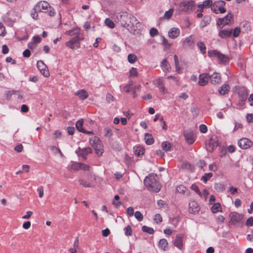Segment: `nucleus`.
I'll return each mask as SVG.
<instances>
[{
  "label": "nucleus",
  "instance_id": "1",
  "mask_svg": "<svg viewBox=\"0 0 253 253\" xmlns=\"http://www.w3.org/2000/svg\"><path fill=\"white\" fill-rule=\"evenodd\" d=\"M66 34L74 37L67 42L65 45L72 49L79 48L80 47V41L84 38L83 36L80 33L79 29L76 28L69 30L66 32Z\"/></svg>",
  "mask_w": 253,
  "mask_h": 253
},
{
  "label": "nucleus",
  "instance_id": "2",
  "mask_svg": "<svg viewBox=\"0 0 253 253\" xmlns=\"http://www.w3.org/2000/svg\"><path fill=\"white\" fill-rule=\"evenodd\" d=\"M146 187L149 191L157 193L160 191L161 185L157 180V175L151 173L146 176L144 180Z\"/></svg>",
  "mask_w": 253,
  "mask_h": 253
},
{
  "label": "nucleus",
  "instance_id": "3",
  "mask_svg": "<svg viewBox=\"0 0 253 253\" xmlns=\"http://www.w3.org/2000/svg\"><path fill=\"white\" fill-rule=\"evenodd\" d=\"M36 10L39 12L47 13L50 16H53L55 14L54 8L46 1H40L35 5Z\"/></svg>",
  "mask_w": 253,
  "mask_h": 253
},
{
  "label": "nucleus",
  "instance_id": "4",
  "mask_svg": "<svg viewBox=\"0 0 253 253\" xmlns=\"http://www.w3.org/2000/svg\"><path fill=\"white\" fill-rule=\"evenodd\" d=\"M177 6V10L180 13H187L190 11L192 10L194 6L195 2L193 0L191 1H183L179 3H174Z\"/></svg>",
  "mask_w": 253,
  "mask_h": 253
},
{
  "label": "nucleus",
  "instance_id": "5",
  "mask_svg": "<svg viewBox=\"0 0 253 253\" xmlns=\"http://www.w3.org/2000/svg\"><path fill=\"white\" fill-rule=\"evenodd\" d=\"M120 24L124 27H129L130 24H133L134 21H136V18L131 14L123 13L120 15Z\"/></svg>",
  "mask_w": 253,
  "mask_h": 253
},
{
  "label": "nucleus",
  "instance_id": "6",
  "mask_svg": "<svg viewBox=\"0 0 253 253\" xmlns=\"http://www.w3.org/2000/svg\"><path fill=\"white\" fill-rule=\"evenodd\" d=\"M90 143L94 148L96 154L101 156L103 153V145L99 141L98 138L94 137L93 139H90Z\"/></svg>",
  "mask_w": 253,
  "mask_h": 253
},
{
  "label": "nucleus",
  "instance_id": "7",
  "mask_svg": "<svg viewBox=\"0 0 253 253\" xmlns=\"http://www.w3.org/2000/svg\"><path fill=\"white\" fill-rule=\"evenodd\" d=\"M234 22L233 16L231 13H228L224 17L219 18L216 21L217 26L229 25Z\"/></svg>",
  "mask_w": 253,
  "mask_h": 253
},
{
  "label": "nucleus",
  "instance_id": "8",
  "mask_svg": "<svg viewBox=\"0 0 253 253\" xmlns=\"http://www.w3.org/2000/svg\"><path fill=\"white\" fill-rule=\"evenodd\" d=\"M208 55L211 57H217L220 61V63H226L228 62L229 60L227 56L216 50H211L209 51Z\"/></svg>",
  "mask_w": 253,
  "mask_h": 253
},
{
  "label": "nucleus",
  "instance_id": "9",
  "mask_svg": "<svg viewBox=\"0 0 253 253\" xmlns=\"http://www.w3.org/2000/svg\"><path fill=\"white\" fill-rule=\"evenodd\" d=\"M184 136L189 144H193L196 140V134L192 130H186L184 131Z\"/></svg>",
  "mask_w": 253,
  "mask_h": 253
},
{
  "label": "nucleus",
  "instance_id": "10",
  "mask_svg": "<svg viewBox=\"0 0 253 253\" xmlns=\"http://www.w3.org/2000/svg\"><path fill=\"white\" fill-rule=\"evenodd\" d=\"M218 145V140L216 137H212L206 142L207 150L210 152H212Z\"/></svg>",
  "mask_w": 253,
  "mask_h": 253
},
{
  "label": "nucleus",
  "instance_id": "11",
  "mask_svg": "<svg viewBox=\"0 0 253 253\" xmlns=\"http://www.w3.org/2000/svg\"><path fill=\"white\" fill-rule=\"evenodd\" d=\"M238 143L239 146L243 149H248L253 145V142L247 138L239 139Z\"/></svg>",
  "mask_w": 253,
  "mask_h": 253
},
{
  "label": "nucleus",
  "instance_id": "12",
  "mask_svg": "<svg viewBox=\"0 0 253 253\" xmlns=\"http://www.w3.org/2000/svg\"><path fill=\"white\" fill-rule=\"evenodd\" d=\"M91 152L92 150L90 147L81 148L79 147L76 150V153L77 154V155L82 157L84 159H85L86 156Z\"/></svg>",
  "mask_w": 253,
  "mask_h": 253
},
{
  "label": "nucleus",
  "instance_id": "13",
  "mask_svg": "<svg viewBox=\"0 0 253 253\" xmlns=\"http://www.w3.org/2000/svg\"><path fill=\"white\" fill-rule=\"evenodd\" d=\"M71 169L74 170H79L83 169L84 170H88L89 166L82 163L72 162Z\"/></svg>",
  "mask_w": 253,
  "mask_h": 253
},
{
  "label": "nucleus",
  "instance_id": "14",
  "mask_svg": "<svg viewBox=\"0 0 253 253\" xmlns=\"http://www.w3.org/2000/svg\"><path fill=\"white\" fill-rule=\"evenodd\" d=\"M230 221L234 224L240 223L243 218V216L236 212H232L229 214Z\"/></svg>",
  "mask_w": 253,
  "mask_h": 253
},
{
  "label": "nucleus",
  "instance_id": "15",
  "mask_svg": "<svg viewBox=\"0 0 253 253\" xmlns=\"http://www.w3.org/2000/svg\"><path fill=\"white\" fill-rule=\"evenodd\" d=\"M37 65L38 68L42 74L45 77H47L49 76V73L47 68L43 61L41 60L38 61Z\"/></svg>",
  "mask_w": 253,
  "mask_h": 253
},
{
  "label": "nucleus",
  "instance_id": "16",
  "mask_svg": "<svg viewBox=\"0 0 253 253\" xmlns=\"http://www.w3.org/2000/svg\"><path fill=\"white\" fill-rule=\"evenodd\" d=\"M184 234L180 233L176 235L175 239L173 242V245L180 250L183 249V241L184 238Z\"/></svg>",
  "mask_w": 253,
  "mask_h": 253
},
{
  "label": "nucleus",
  "instance_id": "17",
  "mask_svg": "<svg viewBox=\"0 0 253 253\" xmlns=\"http://www.w3.org/2000/svg\"><path fill=\"white\" fill-rule=\"evenodd\" d=\"M200 211V207L195 201H191L189 204V211L190 213L195 214Z\"/></svg>",
  "mask_w": 253,
  "mask_h": 253
},
{
  "label": "nucleus",
  "instance_id": "18",
  "mask_svg": "<svg viewBox=\"0 0 253 253\" xmlns=\"http://www.w3.org/2000/svg\"><path fill=\"white\" fill-rule=\"evenodd\" d=\"M210 75L207 73L200 74L199 77L198 84L201 86L206 85L210 80Z\"/></svg>",
  "mask_w": 253,
  "mask_h": 253
},
{
  "label": "nucleus",
  "instance_id": "19",
  "mask_svg": "<svg viewBox=\"0 0 253 253\" xmlns=\"http://www.w3.org/2000/svg\"><path fill=\"white\" fill-rule=\"evenodd\" d=\"M209 79L212 84H218L221 82V76L219 73L215 72L211 75H210Z\"/></svg>",
  "mask_w": 253,
  "mask_h": 253
},
{
  "label": "nucleus",
  "instance_id": "20",
  "mask_svg": "<svg viewBox=\"0 0 253 253\" xmlns=\"http://www.w3.org/2000/svg\"><path fill=\"white\" fill-rule=\"evenodd\" d=\"M180 30L177 28H171L168 32L169 37L172 39H174L178 37L180 35Z\"/></svg>",
  "mask_w": 253,
  "mask_h": 253
},
{
  "label": "nucleus",
  "instance_id": "21",
  "mask_svg": "<svg viewBox=\"0 0 253 253\" xmlns=\"http://www.w3.org/2000/svg\"><path fill=\"white\" fill-rule=\"evenodd\" d=\"M232 34V30L223 29L220 30L218 35L221 39H225L231 37Z\"/></svg>",
  "mask_w": 253,
  "mask_h": 253
},
{
  "label": "nucleus",
  "instance_id": "22",
  "mask_svg": "<svg viewBox=\"0 0 253 253\" xmlns=\"http://www.w3.org/2000/svg\"><path fill=\"white\" fill-rule=\"evenodd\" d=\"M183 45L185 47L192 48L194 45V41L192 36H190L185 38L183 41Z\"/></svg>",
  "mask_w": 253,
  "mask_h": 253
},
{
  "label": "nucleus",
  "instance_id": "23",
  "mask_svg": "<svg viewBox=\"0 0 253 253\" xmlns=\"http://www.w3.org/2000/svg\"><path fill=\"white\" fill-rule=\"evenodd\" d=\"M160 66L163 71L165 73H168L170 70V66L166 58L162 60Z\"/></svg>",
  "mask_w": 253,
  "mask_h": 253
},
{
  "label": "nucleus",
  "instance_id": "24",
  "mask_svg": "<svg viewBox=\"0 0 253 253\" xmlns=\"http://www.w3.org/2000/svg\"><path fill=\"white\" fill-rule=\"evenodd\" d=\"M211 22V17L209 15H206L204 17L202 20L201 21L200 23V27L201 28H203L204 27L207 26L209 25Z\"/></svg>",
  "mask_w": 253,
  "mask_h": 253
},
{
  "label": "nucleus",
  "instance_id": "25",
  "mask_svg": "<svg viewBox=\"0 0 253 253\" xmlns=\"http://www.w3.org/2000/svg\"><path fill=\"white\" fill-rule=\"evenodd\" d=\"M75 95L78 96L80 99L84 100L88 97L87 92L84 89H81L78 90Z\"/></svg>",
  "mask_w": 253,
  "mask_h": 253
},
{
  "label": "nucleus",
  "instance_id": "26",
  "mask_svg": "<svg viewBox=\"0 0 253 253\" xmlns=\"http://www.w3.org/2000/svg\"><path fill=\"white\" fill-rule=\"evenodd\" d=\"M154 84L156 85V86H157L159 88L161 92L164 93L165 87L163 84V81L162 79L159 78L156 80Z\"/></svg>",
  "mask_w": 253,
  "mask_h": 253
},
{
  "label": "nucleus",
  "instance_id": "27",
  "mask_svg": "<svg viewBox=\"0 0 253 253\" xmlns=\"http://www.w3.org/2000/svg\"><path fill=\"white\" fill-rule=\"evenodd\" d=\"M230 89V86L227 84H224L218 88V92L221 95H225L227 93Z\"/></svg>",
  "mask_w": 253,
  "mask_h": 253
},
{
  "label": "nucleus",
  "instance_id": "28",
  "mask_svg": "<svg viewBox=\"0 0 253 253\" xmlns=\"http://www.w3.org/2000/svg\"><path fill=\"white\" fill-rule=\"evenodd\" d=\"M176 190L178 192L188 195L190 193L187 188L183 185H180L176 187Z\"/></svg>",
  "mask_w": 253,
  "mask_h": 253
},
{
  "label": "nucleus",
  "instance_id": "29",
  "mask_svg": "<svg viewBox=\"0 0 253 253\" xmlns=\"http://www.w3.org/2000/svg\"><path fill=\"white\" fill-rule=\"evenodd\" d=\"M83 123L84 120L83 119H80L79 121H78L76 124V126L77 129L80 132H86V130H84L83 127Z\"/></svg>",
  "mask_w": 253,
  "mask_h": 253
},
{
  "label": "nucleus",
  "instance_id": "30",
  "mask_svg": "<svg viewBox=\"0 0 253 253\" xmlns=\"http://www.w3.org/2000/svg\"><path fill=\"white\" fill-rule=\"evenodd\" d=\"M145 141L147 145H151L154 143V139L152 135L149 133L145 134Z\"/></svg>",
  "mask_w": 253,
  "mask_h": 253
},
{
  "label": "nucleus",
  "instance_id": "31",
  "mask_svg": "<svg viewBox=\"0 0 253 253\" xmlns=\"http://www.w3.org/2000/svg\"><path fill=\"white\" fill-rule=\"evenodd\" d=\"M168 243L166 239H162L160 240L159 243V247L164 251L166 250L168 248Z\"/></svg>",
  "mask_w": 253,
  "mask_h": 253
},
{
  "label": "nucleus",
  "instance_id": "32",
  "mask_svg": "<svg viewBox=\"0 0 253 253\" xmlns=\"http://www.w3.org/2000/svg\"><path fill=\"white\" fill-rule=\"evenodd\" d=\"M197 45L203 54L206 53V46L204 42L200 41L197 43Z\"/></svg>",
  "mask_w": 253,
  "mask_h": 253
},
{
  "label": "nucleus",
  "instance_id": "33",
  "mask_svg": "<svg viewBox=\"0 0 253 253\" xmlns=\"http://www.w3.org/2000/svg\"><path fill=\"white\" fill-rule=\"evenodd\" d=\"M211 211L213 213H216L221 211V205L219 203H214L211 207Z\"/></svg>",
  "mask_w": 253,
  "mask_h": 253
},
{
  "label": "nucleus",
  "instance_id": "34",
  "mask_svg": "<svg viewBox=\"0 0 253 253\" xmlns=\"http://www.w3.org/2000/svg\"><path fill=\"white\" fill-rule=\"evenodd\" d=\"M38 12H40L39 11L36 10L35 6H34V8L32 9L30 13V15L33 19L35 20H38L39 19Z\"/></svg>",
  "mask_w": 253,
  "mask_h": 253
},
{
  "label": "nucleus",
  "instance_id": "35",
  "mask_svg": "<svg viewBox=\"0 0 253 253\" xmlns=\"http://www.w3.org/2000/svg\"><path fill=\"white\" fill-rule=\"evenodd\" d=\"M133 86V83L132 81H130V82H129V83L128 84L126 85L123 87V90L127 93L130 92V91H131V90H132Z\"/></svg>",
  "mask_w": 253,
  "mask_h": 253
},
{
  "label": "nucleus",
  "instance_id": "36",
  "mask_svg": "<svg viewBox=\"0 0 253 253\" xmlns=\"http://www.w3.org/2000/svg\"><path fill=\"white\" fill-rule=\"evenodd\" d=\"M212 175L213 174L211 172L206 173L202 176L201 180L206 183L212 176Z\"/></svg>",
  "mask_w": 253,
  "mask_h": 253
},
{
  "label": "nucleus",
  "instance_id": "37",
  "mask_svg": "<svg viewBox=\"0 0 253 253\" xmlns=\"http://www.w3.org/2000/svg\"><path fill=\"white\" fill-rule=\"evenodd\" d=\"M173 11L174 9L173 8H170L165 13L164 15V18L167 20H169L172 15Z\"/></svg>",
  "mask_w": 253,
  "mask_h": 253
},
{
  "label": "nucleus",
  "instance_id": "38",
  "mask_svg": "<svg viewBox=\"0 0 253 253\" xmlns=\"http://www.w3.org/2000/svg\"><path fill=\"white\" fill-rule=\"evenodd\" d=\"M162 148L165 151H168L170 150V143L168 141L163 142L162 144Z\"/></svg>",
  "mask_w": 253,
  "mask_h": 253
},
{
  "label": "nucleus",
  "instance_id": "39",
  "mask_svg": "<svg viewBox=\"0 0 253 253\" xmlns=\"http://www.w3.org/2000/svg\"><path fill=\"white\" fill-rule=\"evenodd\" d=\"M104 133H105V136L108 137H111L113 136V131L111 128L109 127H106L104 129Z\"/></svg>",
  "mask_w": 253,
  "mask_h": 253
},
{
  "label": "nucleus",
  "instance_id": "40",
  "mask_svg": "<svg viewBox=\"0 0 253 253\" xmlns=\"http://www.w3.org/2000/svg\"><path fill=\"white\" fill-rule=\"evenodd\" d=\"M128 61L131 63H134L137 60L136 56L134 54H129L127 56Z\"/></svg>",
  "mask_w": 253,
  "mask_h": 253
},
{
  "label": "nucleus",
  "instance_id": "41",
  "mask_svg": "<svg viewBox=\"0 0 253 253\" xmlns=\"http://www.w3.org/2000/svg\"><path fill=\"white\" fill-rule=\"evenodd\" d=\"M142 230L144 232H146L149 234H153L154 233V230L152 228L146 226H143L142 227Z\"/></svg>",
  "mask_w": 253,
  "mask_h": 253
},
{
  "label": "nucleus",
  "instance_id": "42",
  "mask_svg": "<svg viewBox=\"0 0 253 253\" xmlns=\"http://www.w3.org/2000/svg\"><path fill=\"white\" fill-rule=\"evenodd\" d=\"M79 182L84 187H93V186L91 185V184L87 182L85 180L83 179H79Z\"/></svg>",
  "mask_w": 253,
  "mask_h": 253
},
{
  "label": "nucleus",
  "instance_id": "43",
  "mask_svg": "<svg viewBox=\"0 0 253 253\" xmlns=\"http://www.w3.org/2000/svg\"><path fill=\"white\" fill-rule=\"evenodd\" d=\"M190 111L194 117H196L199 113V109L198 107L193 106L191 108Z\"/></svg>",
  "mask_w": 253,
  "mask_h": 253
},
{
  "label": "nucleus",
  "instance_id": "44",
  "mask_svg": "<svg viewBox=\"0 0 253 253\" xmlns=\"http://www.w3.org/2000/svg\"><path fill=\"white\" fill-rule=\"evenodd\" d=\"M105 23L110 28H113L115 27L114 22L110 18H106L105 20Z\"/></svg>",
  "mask_w": 253,
  "mask_h": 253
},
{
  "label": "nucleus",
  "instance_id": "45",
  "mask_svg": "<svg viewBox=\"0 0 253 253\" xmlns=\"http://www.w3.org/2000/svg\"><path fill=\"white\" fill-rule=\"evenodd\" d=\"M162 44L165 46V48H169L171 45V43H169L168 40L164 37H162Z\"/></svg>",
  "mask_w": 253,
  "mask_h": 253
},
{
  "label": "nucleus",
  "instance_id": "46",
  "mask_svg": "<svg viewBox=\"0 0 253 253\" xmlns=\"http://www.w3.org/2000/svg\"><path fill=\"white\" fill-rule=\"evenodd\" d=\"M214 189L218 192H222L224 190V185L221 183H216L214 185Z\"/></svg>",
  "mask_w": 253,
  "mask_h": 253
},
{
  "label": "nucleus",
  "instance_id": "47",
  "mask_svg": "<svg viewBox=\"0 0 253 253\" xmlns=\"http://www.w3.org/2000/svg\"><path fill=\"white\" fill-rule=\"evenodd\" d=\"M125 233L126 236H131L132 231L130 225H127L125 229Z\"/></svg>",
  "mask_w": 253,
  "mask_h": 253
},
{
  "label": "nucleus",
  "instance_id": "48",
  "mask_svg": "<svg viewBox=\"0 0 253 253\" xmlns=\"http://www.w3.org/2000/svg\"><path fill=\"white\" fill-rule=\"evenodd\" d=\"M135 154L139 156L142 155L144 153V149L140 147H137L135 151Z\"/></svg>",
  "mask_w": 253,
  "mask_h": 253
},
{
  "label": "nucleus",
  "instance_id": "49",
  "mask_svg": "<svg viewBox=\"0 0 253 253\" xmlns=\"http://www.w3.org/2000/svg\"><path fill=\"white\" fill-rule=\"evenodd\" d=\"M213 4L211 0H206L203 1L202 6L204 7H211Z\"/></svg>",
  "mask_w": 253,
  "mask_h": 253
},
{
  "label": "nucleus",
  "instance_id": "50",
  "mask_svg": "<svg viewBox=\"0 0 253 253\" xmlns=\"http://www.w3.org/2000/svg\"><path fill=\"white\" fill-rule=\"evenodd\" d=\"M134 216L139 221H141L143 219L142 214L139 211H136L134 213Z\"/></svg>",
  "mask_w": 253,
  "mask_h": 253
},
{
  "label": "nucleus",
  "instance_id": "51",
  "mask_svg": "<svg viewBox=\"0 0 253 253\" xmlns=\"http://www.w3.org/2000/svg\"><path fill=\"white\" fill-rule=\"evenodd\" d=\"M213 3L216 5V7L219 8L224 6L226 4V2L223 0H220L214 2Z\"/></svg>",
  "mask_w": 253,
  "mask_h": 253
},
{
  "label": "nucleus",
  "instance_id": "52",
  "mask_svg": "<svg viewBox=\"0 0 253 253\" xmlns=\"http://www.w3.org/2000/svg\"><path fill=\"white\" fill-rule=\"evenodd\" d=\"M191 188L192 190L194 191L195 192H196L199 195H201V192H200L198 186L196 184H193L191 186Z\"/></svg>",
  "mask_w": 253,
  "mask_h": 253
},
{
  "label": "nucleus",
  "instance_id": "53",
  "mask_svg": "<svg viewBox=\"0 0 253 253\" xmlns=\"http://www.w3.org/2000/svg\"><path fill=\"white\" fill-rule=\"evenodd\" d=\"M149 33L152 37H155L158 35L159 32L155 28H152L150 30Z\"/></svg>",
  "mask_w": 253,
  "mask_h": 253
},
{
  "label": "nucleus",
  "instance_id": "54",
  "mask_svg": "<svg viewBox=\"0 0 253 253\" xmlns=\"http://www.w3.org/2000/svg\"><path fill=\"white\" fill-rule=\"evenodd\" d=\"M154 220L157 223H160L162 221V217L160 214H156L155 215Z\"/></svg>",
  "mask_w": 253,
  "mask_h": 253
},
{
  "label": "nucleus",
  "instance_id": "55",
  "mask_svg": "<svg viewBox=\"0 0 253 253\" xmlns=\"http://www.w3.org/2000/svg\"><path fill=\"white\" fill-rule=\"evenodd\" d=\"M37 191L39 193V196L40 198H42L44 194V191H43V188L42 186H40L37 188Z\"/></svg>",
  "mask_w": 253,
  "mask_h": 253
},
{
  "label": "nucleus",
  "instance_id": "56",
  "mask_svg": "<svg viewBox=\"0 0 253 253\" xmlns=\"http://www.w3.org/2000/svg\"><path fill=\"white\" fill-rule=\"evenodd\" d=\"M199 129L201 132L205 133L207 132L208 128L206 125L202 124L199 126Z\"/></svg>",
  "mask_w": 253,
  "mask_h": 253
},
{
  "label": "nucleus",
  "instance_id": "57",
  "mask_svg": "<svg viewBox=\"0 0 253 253\" xmlns=\"http://www.w3.org/2000/svg\"><path fill=\"white\" fill-rule=\"evenodd\" d=\"M240 33V28L237 27H236L233 32H232L233 35L234 37H237Z\"/></svg>",
  "mask_w": 253,
  "mask_h": 253
},
{
  "label": "nucleus",
  "instance_id": "58",
  "mask_svg": "<svg viewBox=\"0 0 253 253\" xmlns=\"http://www.w3.org/2000/svg\"><path fill=\"white\" fill-rule=\"evenodd\" d=\"M137 69L135 68H132L129 71V76L131 77L132 76H137Z\"/></svg>",
  "mask_w": 253,
  "mask_h": 253
},
{
  "label": "nucleus",
  "instance_id": "59",
  "mask_svg": "<svg viewBox=\"0 0 253 253\" xmlns=\"http://www.w3.org/2000/svg\"><path fill=\"white\" fill-rule=\"evenodd\" d=\"M50 149L52 151H57V153H58L61 157L63 156V153H62L61 151L60 150V149L59 148L56 147V146H51Z\"/></svg>",
  "mask_w": 253,
  "mask_h": 253
},
{
  "label": "nucleus",
  "instance_id": "60",
  "mask_svg": "<svg viewBox=\"0 0 253 253\" xmlns=\"http://www.w3.org/2000/svg\"><path fill=\"white\" fill-rule=\"evenodd\" d=\"M246 119L248 123H253V114H248L246 116Z\"/></svg>",
  "mask_w": 253,
  "mask_h": 253
},
{
  "label": "nucleus",
  "instance_id": "61",
  "mask_svg": "<svg viewBox=\"0 0 253 253\" xmlns=\"http://www.w3.org/2000/svg\"><path fill=\"white\" fill-rule=\"evenodd\" d=\"M127 213L128 214L129 216H132L134 214V210L133 208L129 207L127 208Z\"/></svg>",
  "mask_w": 253,
  "mask_h": 253
},
{
  "label": "nucleus",
  "instance_id": "62",
  "mask_svg": "<svg viewBox=\"0 0 253 253\" xmlns=\"http://www.w3.org/2000/svg\"><path fill=\"white\" fill-rule=\"evenodd\" d=\"M5 35V28L2 24L0 22V36H4Z\"/></svg>",
  "mask_w": 253,
  "mask_h": 253
},
{
  "label": "nucleus",
  "instance_id": "63",
  "mask_svg": "<svg viewBox=\"0 0 253 253\" xmlns=\"http://www.w3.org/2000/svg\"><path fill=\"white\" fill-rule=\"evenodd\" d=\"M246 224L249 226H253V217L251 216L247 219Z\"/></svg>",
  "mask_w": 253,
  "mask_h": 253
},
{
  "label": "nucleus",
  "instance_id": "64",
  "mask_svg": "<svg viewBox=\"0 0 253 253\" xmlns=\"http://www.w3.org/2000/svg\"><path fill=\"white\" fill-rule=\"evenodd\" d=\"M23 228L25 229H28L31 226V222L29 221L24 222L23 224Z\"/></svg>",
  "mask_w": 253,
  "mask_h": 253
}]
</instances>
